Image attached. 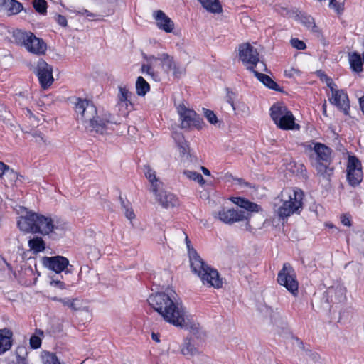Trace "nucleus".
I'll use <instances>...</instances> for the list:
<instances>
[{
    "mask_svg": "<svg viewBox=\"0 0 364 364\" xmlns=\"http://www.w3.org/2000/svg\"><path fill=\"white\" fill-rule=\"evenodd\" d=\"M329 7L339 11V10L342 7V5L341 4L338 3L336 0H330Z\"/></svg>",
    "mask_w": 364,
    "mask_h": 364,
    "instance_id": "50",
    "label": "nucleus"
},
{
    "mask_svg": "<svg viewBox=\"0 0 364 364\" xmlns=\"http://www.w3.org/2000/svg\"><path fill=\"white\" fill-rule=\"evenodd\" d=\"M154 193L157 200L165 208H173L178 204V198L168 191H161L159 193Z\"/></svg>",
    "mask_w": 364,
    "mask_h": 364,
    "instance_id": "21",
    "label": "nucleus"
},
{
    "mask_svg": "<svg viewBox=\"0 0 364 364\" xmlns=\"http://www.w3.org/2000/svg\"><path fill=\"white\" fill-rule=\"evenodd\" d=\"M36 233H40L43 236H48L53 240L61 238L66 229V224L59 221L55 222L50 217L38 214Z\"/></svg>",
    "mask_w": 364,
    "mask_h": 364,
    "instance_id": "5",
    "label": "nucleus"
},
{
    "mask_svg": "<svg viewBox=\"0 0 364 364\" xmlns=\"http://www.w3.org/2000/svg\"><path fill=\"white\" fill-rule=\"evenodd\" d=\"M359 105L360 110L362 111L363 114H364V95L359 98Z\"/></svg>",
    "mask_w": 364,
    "mask_h": 364,
    "instance_id": "59",
    "label": "nucleus"
},
{
    "mask_svg": "<svg viewBox=\"0 0 364 364\" xmlns=\"http://www.w3.org/2000/svg\"><path fill=\"white\" fill-rule=\"evenodd\" d=\"M27 352L23 347H18L16 351V364H28Z\"/></svg>",
    "mask_w": 364,
    "mask_h": 364,
    "instance_id": "38",
    "label": "nucleus"
},
{
    "mask_svg": "<svg viewBox=\"0 0 364 364\" xmlns=\"http://www.w3.org/2000/svg\"><path fill=\"white\" fill-rule=\"evenodd\" d=\"M327 86L330 88V90L331 91V94L333 93V90H338V89H336V85L333 82H331V84L328 85Z\"/></svg>",
    "mask_w": 364,
    "mask_h": 364,
    "instance_id": "64",
    "label": "nucleus"
},
{
    "mask_svg": "<svg viewBox=\"0 0 364 364\" xmlns=\"http://www.w3.org/2000/svg\"><path fill=\"white\" fill-rule=\"evenodd\" d=\"M341 223L345 226L351 225L350 218L346 215L341 216Z\"/></svg>",
    "mask_w": 364,
    "mask_h": 364,
    "instance_id": "52",
    "label": "nucleus"
},
{
    "mask_svg": "<svg viewBox=\"0 0 364 364\" xmlns=\"http://www.w3.org/2000/svg\"><path fill=\"white\" fill-rule=\"evenodd\" d=\"M174 140L177 144L181 156H183L189 153L188 142L184 139L183 134L176 133L174 136Z\"/></svg>",
    "mask_w": 364,
    "mask_h": 364,
    "instance_id": "32",
    "label": "nucleus"
},
{
    "mask_svg": "<svg viewBox=\"0 0 364 364\" xmlns=\"http://www.w3.org/2000/svg\"><path fill=\"white\" fill-rule=\"evenodd\" d=\"M330 164L331 163L316 162L315 165L317 174L328 181H330L334 171L333 168L329 166Z\"/></svg>",
    "mask_w": 364,
    "mask_h": 364,
    "instance_id": "27",
    "label": "nucleus"
},
{
    "mask_svg": "<svg viewBox=\"0 0 364 364\" xmlns=\"http://www.w3.org/2000/svg\"><path fill=\"white\" fill-rule=\"evenodd\" d=\"M303 198L301 190H294L288 193V200H284L276 210L279 218L284 220L294 213H299L303 208Z\"/></svg>",
    "mask_w": 364,
    "mask_h": 364,
    "instance_id": "8",
    "label": "nucleus"
},
{
    "mask_svg": "<svg viewBox=\"0 0 364 364\" xmlns=\"http://www.w3.org/2000/svg\"><path fill=\"white\" fill-rule=\"evenodd\" d=\"M32 136L36 139V142L38 144L46 143V140L41 132L35 131L32 133Z\"/></svg>",
    "mask_w": 364,
    "mask_h": 364,
    "instance_id": "47",
    "label": "nucleus"
},
{
    "mask_svg": "<svg viewBox=\"0 0 364 364\" xmlns=\"http://www.w3.org/2000/svg\"><path fill=\"white\" fill-rule=\"evenodd\" d=\"M55 301H58L61 302L64 306H68L69 308L74 311L79 310L80 309L79 300L77 299H74L73 300H70L69 299L65 298V299H58L57 297H55L53 299Z\"/></svg>",
    "mask_w": 364,
    "mask_h": 364,
    "instance_id": "36",
    "label": "nucleus"
},
{
    "mask_svg": "<svg viewBox=\"0 0 364 364\" xmlns=\"http://www.w3.org/2000/svg\"><path fill=\"white\" fill-rule=\"evenodd\" d=\"M28 245L30 250L35 255L43 252L46 247L45 241L41 237L38 236L31 238L28 242Z\"/></svg>",
    "mask_w": 364,
    "mask_h": 364,
    "instance_id": "28",
    "label": "nucleus"
},
{
    "mask_svg": "<svg viewBox=\"0 0 364 364\" xmlns=\"http://www.w3.org/2000/svg\"><path fill=\"white\" fill-rule=\"evenodd\" d=\"M226 90V101L232 107V110H235L234 101L237 96V94L232 91L230 88L227 87Z\"/></svg>",
    "mask_w": 364,
    "mask_h": 364,
    "instance_id": "41",
    "label": "nucleus"
},
{
    "mask_svg": "<svg viewBox=\"0 0 364 364\" xmlns=\"http://www.w3.org/2000/svg\"><path fill=\"white\" fill-rule=\"evenodd\" d=\"M150 90L149 84L141 76L136 79V91L139 96H144Z\"/></svg>",
    "mask_w": 364,
    "mask_h": 364,
    "instance_id": "33",
    "label": "nucleus"
},
{
    "mask_svg": "<svg viewBox=\"0 0 364 364\" xmlns=\"http://www.w3.org/2000/svg\"><path fill=\"white\" fill-rule=\"evenodd\" d=\"M181 352L183 355L192 357L198 354V350L196 348L192 339L186 338L181 346Z\"/></svg>",
    "mask_w": 364,
    "mask_h": 364,
    "instance_id": "30",
    "label": "nucleus"
},
{
    "mask_svg": "<svg viewBox=\"0 0 364 364\" xmlns=\"http://www.w3.org/2000/svg\"><path fill=\"white\" fill-rule=\"evenodd\" d=\"M314 147L310 149L314 150L316 155V162H331L332 150L326 145L320 142H314Z\"/></svg>",
    "mask_w": 364,
    "mask_h": 364,
    "instance_id": "20",
    "label": "nucleus"
},
{
    "mask_svg": "<svg viewBox=\"0 0 364 364\" xmlns=\"http://www.w3.org/2000/svg\"><path fill=\"white\" fill-rule=\"evenodd\" d=\"M13 37L18 45L23 46L30 53L42 55L47 49L43 40L36 37L31 32L16 30L14 32Z\"/></svg>",
    "mask_w": 364,
    "mask_h": 364,
    "instance_id": "7",
    "label": "nucleus"
},
{
    "mask_svg": "<svg viewBox=\"0 0 364 364\" xmlns=\"http://www.w3.org/2000/svg\"><path fill=\"white\" fill-rule=\"evenodd\" d=\"M277 282L294 296L297 295L299 284L296 279L294 270L289 263H284L282 269L279 272Z\"/></svg>",
    "mask_w": 364,
    "mask_h": 364,
    "instance_id": "10",
    "label": "nucleus"
},
{
    "mask_svg": "<svg viewBox=\"0 0 364 364\" xmlns=\"http://www.w3.org/2000/svg\"><path fill=\"white\" fill-rule=\"evenodd\" d=\"M38 220V213L34 212H27L25 215L19 217L17 222L19 229L26 233H36L37 229V222Z\"/></svg>",
    "mask_w": 364,
    "mask_h": 364,
    "instance_id": "18",
    "label": "nucleus"
},
{
    "mask_svg": "<svg viewBox=\"0 0 364 364\" xmlns=\"http://www.w3.org/2000/svg\"><path fill=\"white\" fill-rule=\"evenodd\" d=\"M294 73L299 74V71L294 68H291V70H289L288 71L287 70L285 71V75L289 77H293Z\"/></svg>",
    "mask_w": 364,
    "mask_h": 364,
    "instance_id": "54",
    "label": "nucleus"
},
{
    "mask_svg": "<svg viewBox=\"0 0 364 364\" xmlns=\"http://www.w3.org/2000/svg\"><path fill=\"white\" fill-rule=\"evenodd\" d=\"M157 27L166 33H171L174 28L173 21L161 10H157L153 14Z\"/></svg>",
    "mask_w": 364,
    "mask_h": 364,
    "instance_id": "19",
    "label": "nucleus"
},
{
    "mask_svg": "<svg viewBox=\"0 0 364 364\" xmlns=\"http://www.w3.org/2000/svg\"><path fill=\"white\" fill-rule=\"evenodd\" d=\"M301 22L307 28H310V27L315 23L314 18L311 16L307 15H302L301 16Z\"/></svg>",
    "mask_w": 364,
    "mask_h": 364,
    "instance_id": "44",
    "label": "nucleus"
},
{
    "mask_svg": "<svg viewBox=\"0 0 364 364\" xmlns=\"http://www.w3.org/2000/svg\"><path fill=\"white\" fill-rule=\"evenodd\" d=\"M232 201L244 210L223 208L218 213V219L225 224L232 225L236 222L247 220V225L249 224L252 213H257L261 207L242 197L232 198Z\"/></svg>",
    "mask_w": 364,
    "mask_h": 364,
    "instance_id": "3",
    "label": "nucleus"
},
{
    "mask_svg": "<svg viewBox=\"0 0 364 364\" xmlns=\"http://www.w3.org/2000/svg\"><path fill=\"white\" fill-rule=\"evenodd\" d=\"M4 176H8L12 180L18 178V174L14 170L10 169L9 166L0 161V178L3 179Z\"/></svg>",
    "mask_w": 364,
    "mask_h": 364,
    "instance_id": "35",
    "label": "nucleus"
},
{
    "mask_svg": "<svg viewBox=\"0 0 364 364\" xmlns=\"http://www.w3.org/2000/svg\"><path fill=\"white\" fill-rule=\"evenodd\" d=\"M151 338L156 343H159L160 342V339H159V333H151Z\"/></svg>",
    "mask_w": 364,
    "mask_h": 364,
    "instance_id": "61",
    "label": "nucleus"
},
{
    "mask_svg": "<svg viewBox=\"0 0 364 364\" xmlns=\"http://www.w3.org/2000/svg\"><path fill=\"white\" fill-rule=\"evenodd\" d=\"M0 5L9 15L17 14L23 9L22 4L16 0H0Z\"/></svg>",
    "mask_w": 364,
    "mask_h": 364,
    "instance_id": "26",
    "label": "nucleus"
},
{
    "mask_svg": "<svg viewBox=\"0 0 364 364\" xmlns=\"http://www.w3.org/2000/svg\"><path fill=\"white\" fill-rule=\"evenodd\" d=\"M195 181H197L200 185H203L205 183V179L203 178V177L202 176V175L200 173H198Z\"/></svg>",
    "mask_w": 364,
    "mask_h": 364,
    "instance_id": "58",
    "label": "nucleus"
},
{
    "mask_svg": "<svg viewBox=\"0 0 364 364\" xmlns=\"http://www.w3.org/2000/svg\"><path fill=\"white\" fill-rule=\"evenodd\" d=\"M290 43L293 48L300 50H304L306 47L305 43L298 38H291Z\"/></svg>",
    "mask_w": 364,
    "mask_h": 364,
    "instance_id": "43",
    "label": "nucleus"
},
{
    "mask_svg": "<svg viewBox=\"0 0 364 364\" xmlns=\"http://www.w3.org/2000/svg\"><path fill=\"white\" fill-rule=\"evenodd\" d=\"M43 265L55 273V275H59L60 273L64 272L65 275L72 273L69 260L63 256H53V257H43L42 258Z\"/></svg>",
    "mask_w": 364,
    "mask_h": 364,
    "instance_id": "13",
    "label": "nucleus"
},
{
    "mask_svg": "<svg viewBox=\"0 0 364 364\" xmlns=\"http://www.w3.org/2000/svg\"><path fill=\"white\" fill-rule=\"evenodd\" d=\"M119 200H120V203H121V206L123 209H125L127 208H128V204H127L124 199L122 198V196H119Z\"/></svg>",
    "mask_w": 364,
    "mask_h": 364,
    "instance_id": "62",
    "label": "nucleus"
},
{
    "mask_svg": "<svg viewBox=\"0 0 364 364\" xmlns=\"http://www.w3.org/2000/svg\"><path fill=\"white\" fill-rule=\"evenodd\" d=\"M149 75L151 76V77L156 82H158L160 80L159 75L157 72H155L154 70L152 72H151Z\"/></svg>",
    "mask_w": 364,
    "mask_h": 364,
    "instance_id": "55",
    "label": "nucleus"
},
{
    "mask_svg": "<svg viewBox=\"0 0 364 364\" xmlns=\"http://www.w3.org/2000/svg\"><path fill=\"white\" fill-rule=\"evenodd\" d=\"M73 104L75 112L81 115L85 123H87L85 127L90 132L100 134L106 132L107 127L105 121L98 115L97 108L92 102L75 97Z\"/></svg>",
    "mask_w": 364,
    "mask_h": 364,
    "instance_id": "4",
    "label": "nucleus"
},
{
    "mask_svg": "<svg viewBox=\"0 0 364 364\" xmlns=\"http://www.w3.org/2000/svg\"><path fill=\"white\" fill-rule=\"evenodd\" d=\"M312 32L319 34L320 30L318 26L315 24V23L310 27L309 28Z\"/></svg>",
    "mask_w": 364,
    "mask_h": 364,
    "instance_id": "60",
    "label": "nucleus"
},
{
    "mask_svg": "<svg viewBox=\"0 0 364 364\" xmlns=\"http://www.w3.org/2000/svg\"><path fill=\"white\" fill-rule=\"evenodd\" d=\"M76 14L78 15H85L87 17H90V18H95L97 16V15L95 14H93V13L89 11L88 10L84 9H82L81 11H76Z\"/></svg>",
    "mask_w": 364,
    "mask_h": 364,
    "instance_id": "49",
    "label": "nucleus"
},
{
    "mask_svg": "<svg viewBox=\"0 0 364 364\" xmlns=\"http://www.w3.org/2000/svg\"><path fill=\"white\" fill-rule=\"evenodd\" d=\"M331 104L335 105L344 114L348 115L350 110V101L347 93L342 89L333 90L331 97H328Z\"/></svg>",
    "mask_w": 364,
    "mask_h": 364,
    "instance_id": "17",
    "label": "nucleus"
},
{
    "mask_svg": "<svg viewBox=\"0 0 364 364\" xmlns=\"http://www.w3.org/2000/svg\"><path fill=\"white\" fill-rule=\"evenodd\" d=\"M44 334L43 331L41 329L36 328L35 333L33 334L29 340V344L32 349H38L41 346L42 340L41 336Z\"/></svg>",
    "mask_w": 364,
    "mask_h": 364,
    "instance_id": "34",
    "label": "nucleus"
},
{
    "mask_svg": "<svg viewBox=\"0 0 364 364\" xmlns=\"http://www.w3.org/2000/svg\"><path fill=\"white\" fill-rule=\"evenodd\" d=\"M143 58L147 61H151L152 60H160V56L159 58L155 57L154 55H147L144 53H142Z\"/></svg>",
    "mask_w": 364,
    "mask_h": 364,
    "instance_id": "57",
    "label": "nucleus"
},
{
    "mask_svg": "<svg viewBox=\"0 0 364 364\" xmlns=\"http://www.w3.org/2000/svg\"><path fill=\"white\" fill-rule=\"evenodd\" d=\"M35 73L42 88L47 89L53 82V68L45 60L41 59L38 61Z\"/></svg>",
    "mask_w": 364,
    "mask_h": 364,
    "instance_id": "15",
    "label": "nucleus"
},
{
    "mask_svg": "<svg viewBox=\"0 0 364 364\" xmlns=\"http://www.w3.org/2000/svg\"><path fill=\"white\" fill-rule=\"evenodd\" d=\"M346 288L340 284L328 287L321 298L319 308L329 311L333 304H339L346 300Z\"/></svg>",
    "mask_w": 364,
    "mask_h": 364,
    "instance_id": "9",
    "label": "nucleus"
},
{
    "mask_svg": "<svg viewBox=\"0 0 364 364\" xmlns=\"http://www.w3.org/2000/svg\"><path fill=\"white\" fill-rule=\"evenodd\" d=\"M199 173L196 171L186 170L183 171V174L189 179L195 181Z\"/></svg>",
    "mask_w": 364,
    "mask_h": 364,
    "instance_id": "48",
    "label": "nucleus"
},
{
    "mask_svg": "<svg viewBox=\"0 0 364 364\" xmlns=\"http://www.w3.org/2000/svg\"><path fill=\"white\" fill-rule=\"evenodd\" d=\"M270 117L278 128L283 130L299 129L292 112L284 105L274 104L270 107Z\"/></svg>",
    "mask_w": 364,
    "mask_h": 364,
    "instance_id": "6",
    "label": "nucleus"
},
{
    "mask_svg": "<svg viewBox=\"0 0 364 364\" xmlns=\"http://www.w3.org/2000/svg\"><path fill=\"white\" fill-rule=\"evenodd\" d=\"M235 181H237V183L242 186H245V187H250V183L248 182H246L244 179L242 178H235L234 179Z\"/></svg>",
    "mask_w": 364,
    "mask_h": 364,
    "instance_id": "56",
    "label": "nucleus"
},
{
    "mask_svg": "<svg viewBox=\"0 0 364 364\" xmlns=\"http://www.w3.org/2000/svg\"><path fill=\"white\" fill-rule=\"evenodd\" d=\"M348 61L350 67L353 71L355 73H361L363 71V59L358 52L354 51L348 53Z\"/></svg>",
    "mask_w": 364,
    "mask_h": 364,
    "instance_id": "24",
    "label": "nucleus"
},
{
    "mask_svg": "<svg viewBox=\"0 0 364 364\" xmlns=\"http://www.w3.org/2000/svg\"><path fill=\"white\" fill-rule=\"evenodd\" d=\"M124 210H125L126 217L128 219L132 220V219H133L135 217L134 213L133 212L132 210H129V207L125 208V209H124Z\"/></svg>",
    "mask_w": 364,
    "mask_h": 364,
    "instance_id": "53",
    "label": "nucleus"
},
{
    "mask_svg": "<svg viewBox=\"0 0 364 364\" xmlns=\"http://www.w3.org/2000/svg\"><path fill=\"white\" fill-rule=\"evenodd\" d=\"M58 277H59V275H54L53 277H50V286L58 288L60 289H65L66 288V285H65V282H63Z\"/></svg>",
    "mask_w": 364,
    "mask_h": 364,
    "instance_id": "39",
    "label": "nucleus"
},
{
    "mask_svg": "<svg viewBox=\"0 0 364 364\" xmlns=\"http://www.w3.org/2000/svg\"><path fill=\"white\" fill-rule=\"evenodd\" d=\"M177 111L181 121L182 129L202 128L203 119L193 109H188L183 104H181L177 107Z\"/></svg>",
    "mask_w": 364,
    "mask_h": 364,
    "instance_id": "11",
    "label": "nucleus"
},
{
    "mask_svg": "<svg viewBox=\"0 0 364 364\" xmlns=\"http://www.w3.org/2000/svg\"><path fill=\"white\" fill-rule=\"evenodd\" d=\"M144 173L146 178L149 181L151 185V191L154 193L157 192L159 181L156 176V172L151 168L149 165L144 166Z\"/></svg>",
    "mask_w": 364,
    "mask_h": 364,
    "instance_id": "31",
    "label": "nucleus"
},
{
    "mask_svg": "<svg viewBox=\"0 0 364 364\" xmlns=\"http://www.w3.org/2000/svg\"><path fill=\"white\" fill-rule=\"evenodd\" d=\"M201 171H203V174L205 176H210V171L205 167L201 166Z\"/></svg>",
    "mask_w": 364,
    "mask_h": 364,
    "instance_id": "63",
    "label": "nucleus"
},
{
    "mask_svg": "<svg viewBox=\"0 0 364 364\" xmlns=\"http://www.w3.org/2000/svg\"><path fill=\"white\" fill-rule=\"evenodd\" d=\"M160 60L166 72L172 71L174 77L181 78L185 74L186 68L168 53L161 54Z\"/></svg>",
    "mask_w": 364,
    "mask_h": 364,
    "instance_id": "16",
    "label": "nucleus"
},
{
    "mask_svg": "<svg viewBox=\"0 0 364 364\" xmlns=\"http://www.w3.org/2000/svg\"><path fill=\"white\" fill-rule=\"evenodd\" d=\"M177 297L174 291L170 294L156 292L151 294L147 301L166 322L181 328H193L194 325L189 322L185 307Z\"/></svg>",
    "mask_w": 364,
    "mask_h": 364,
    "instance_id": "1",
    "label": "nucleus"
},
{
    "mask_svg": "<svg viewBox=\"0 0 364 364\" xmlns=\"http://www.w3.org/2000/svg\"><path fill=\"white\" fill-rule=\"evenodd\" d=\"M203 110L204 116L211 124H215L218 122V117L213 111L205 108H203Z\"/></svg>",
    "mask_w": 364,
    "mask_h": 364,
    "instance_id": "40",
    "label": "nucleus"
},
{
    "mask_svg": "<svg viewBox=\"0 0 364 364\" xmlns=\"http://www.w3.org/2000/svg\"><path fill=\"white\" fill-rule=\"evenodd\" d=\"M44 364H60L56 355L53 353H48L46 354L44 358Z\"/></svg>",
    "mask_w": 364,
    "mask_h": 364,
    "instance_id": "42",
    "label": "nucleus"
},
{
    "mask_svg": "<svg viewBox=\"0 0 364 364\" xmlns=\"http://www.w3.org/2000/svg\"><path fill=\"white\" fill-rule=\"evenodd\" d=\"M33 6L36 11L41 15L47 13L48 4L46 0H33Z\"/></svg>",
    "mask_w": 364,
    "mask_h": 364,
    "instance_id": "37",
    "label": "nucleus"
},
{
    "mask_svg": "<svg viewBox=\"0 0 364 364\" xmlns=\"http://www.w3.org/2000/svg\"><path fill=\"white\" fill-rule=\"evenodd\" d=\"M346 178L350 186L356 187L363 181L360 161L355 156H349L348 159Z\"/></svg>",
    "mask_w": 364,
    "mask_h": 364,
    "instance_id": "14",
    "label": "nucleus"
},
{
    "mask_svg": "<svg viewBox=\"0 0 364 364\" xmlns=\"http://www.w3.org/2000/svg\"><path fill=\"white\" fill-rule=\"evenodd\" d=\"M153 68L149 64H143L141 66V72L143 73H146L149 75L151 72H152Z\"/></svg>",
    "mask_w": 364,
    "mask_h": 364,
    "instance_id": "51",
    "label": "nucleus"
},
{
    "mask_svg": "<svg viewBox=\"0 0 364 364\" xmlns=\"http://www.w3.org/2000/svg\"><path fill=\"white\" fill-rule=\"evenodd\" d=\"M208 11L213 14L222 12V6L218 0H198Z\"/></svg>",
    "mask_w": 364,
    "mask_h": 364,
    "instance_id": "29",
    "label": "nucleus"
},
{
    "mask_svg": "<svg viewBox=\"0 0 364 364\" xmlns=\"http://www.w3.org/2000/svg\"><path fill=\"white\" fill-rule=\"evenodd\" d=\"M12 333L6 328L0 330V355L9 350L11 347Z\"/></svg>",
    "mask_w": 364,
    "mask_h": 364,
    "instance_id": "25",
    "label": "nucleus"
},
{
    "mask_svg": "<svg viewBox=\"0 0 364 364\" xmlns=\"http://www.w3.org/2000/svg\"><path fill=\"white\" fill-rule=\"evenodd\" d=\"M254 75L257 78V80L261 82L264 86L268 87L269 89L273 90L277 92H282V88L280 87L278 84L274 81L269 75L259 73L257 70H254Z\"/></svg>",
    "mask_w": 364,
    "mask_h": 364,
    "instance_id": "23",
    "label": "nucleus"
},
{
    "mask_svg": "<svg viewBox=\"0 0 364 364\" xmlns=\"http://www.w3.org/2000/svg\"><path fill=\"white\" fill-rule=\"evenodd\" d=\"M186 242L188 248V255L192 272L200 278L203 284H208L215 288H220L223 282L218 272L206 264L196 250L190 248L191 242L187 235L186 237Z\"/></svg>",
    "mask_w": 364,
    "mask_h": 364,
    "instance_id": "2",
    "label": "nucleus"
},
{
    "mask_svg": "<svg viewBox=\"0 0 364 364\" xmlns=\"http://www.w3.org/2000/svg\"><path fill=\"white\" fill-rule=\"evenodd\" d=\"M238 55L240 60L251 72L255 70V67L259 62V53L249 43L239 45Z\"/></svg>",
    "mask_w": 364,
    "mask_h": 364,
    "instance_id": "12",
    "label": "nucleus"
},
{
    "mask_svg": "<svg viewBox=\"0 0 364 364\" xmlns=\"http://www.w3.org/2000/svg\"><path fill=\"white\" fill-rule=\"evenodd\" d=\"M101 118L105 121V125L107 127L108 124H115L114 121V117L110 113H105L100 116Z\"/></svg>",
    "mask_w": 364,
    "mask_h": 364,
    "instance_id": "46",
    "label": "nucleus"
},
{
    "mask_svg": "<svg viewBox=\"0 0 364 364\" xmlns=\"http://www.w3.org/2000/svg\"><path fill=\"white\" fill-rule=\"evenodd\" d=\"M132 93L125 87H119L118 93V104L119 109L122 110L124 108L125 110L122 111V114L126 115L127 114L128 106L132 105V103L129 98Z\"/></svg>",
    "mask_w": 364,
    "mask_h": 364,
    "instance_id": "22",
    "label": "nucleus"
},
{
    "mask_svg": "<svg viewBox=\"0 0 364 364\" xmlns=\"http://www.w3.org/2000/svg\"><path fill=\"white\" fill-rule=\"evenodd\" d=\"M55 21L61 26L66 27L68 26V21L65 16L61 14H56L55 16Z\"/></svg>",
    "mask_w": 364,
    "mask_h": 364,
    "instance_id": "45",
    "label": "nucleus"
}]
</instances>
